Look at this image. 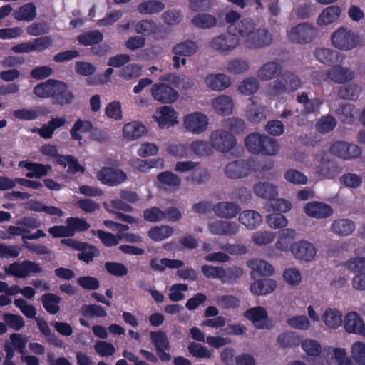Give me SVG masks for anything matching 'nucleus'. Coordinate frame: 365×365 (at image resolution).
I'll return each mask as SVG.
<instances>
[{"label": "nucleus", "mask_w": 365, "mask_h": 365, "mask_svg": "<svg viewBox=\"0 0 365 365\" xmlns=\"http://www.w3.org/2000/svg\"><path fill=\"white\" fill-rule=\"evenodd\" d=\"M224 21L228 25L227 32L215 36L210 43V47L219 53H230L240 46L241 41L245 47L251 50L261 49L273 42L269 29L259 26L252 19H241V14L237 11L226 10Z\"/></svg>", "instance_id": "1"}, {"label": "nucleus", "mask_w": 365, "mask_h": 365, "mask_svg": "<svg viewBox=\"0 0 365 365\" xmlns=\"http://www.w3.org/2000/svg\"><path fill=\"white\" fill-rule=\"evenodd\" d=\"M245 144L250 153L267 155H277L280 148L275 139L256 133L248 135L245 140Z\"/></svg>", "instance_id": "2"}, {"label": "nucleus", "mask_w": 365, "mask_h": 365, "mask_svg": "<svg viewBox=\"0 0 365 365\" xmlns=\"http://www.w3.org/2000/svg\"><path fill=\"white\" fill-rule=\"evenodd\" d=\"M208 140L212 150L222 153L231 152L237 145L235 135L224 128L215 129L210 132Z\"/></svg>", "instance_id": "3"}, {"label": "nucleus", "mask_w": 365, "mask_h": 365, "mask_svg": "<svg viewBox=\"0 0 365 365\" xmlns=\"http://www.w3.org/2000/svg\"><path fill=\"white\" fill-rule=\"evenodd\" d=\"M255 161L252 158H240L227 163L223 172L227 178L238 180L248 177L255 170Z\"/></svg>", "instance_id": "4"}, {"label": "nucleus", "mask_w": 365, "mask_h": 365, "mask_svg": "<svg viewBox=\"0 0 365 365\" xmlns=\"http://www.w3.org/2000/svg\"><path fill=\"white\" fill-rule=\"evenodd\" d=\"M331 41L336 49L349 51L357 47L359 39V36L351 29L339 27L331 34Z\"/></svg>", "instance_id": "5"}, {"label": "nucleus", "mask_w": 365, "mask_h": 365, "mask_svg": "<svg viewBox=\"0 0 365 365\" xmlns=\"http://www.w3.org/2000/svg\"><path fill=\"white\" fill-rule=\"evenodd\" d=\"M317 29L309 23H300L287 31L288 39L294 43L304 44L314 41L317 36Z\"/></svg>", "instance_id": "6"}, {"label": "nucleus", "mask_w": 365, "mask_h": 365, "mask_svg": "<svg viewBox=\"0 0 365 365\" xmlns=\"http://www.w3.org/2000/svg\"><path fill=\"white\" fill-rule=\"evenodd\" d=\"M329 152L333 155L344 160H354L359 158L363 153L359 145L343 140L334 142L330 146Z\"/></svg>", "instance_id": "7"}, {"label": "nucleus", "mask_w": 365, "mask_h": 365, "mask_svg": "<svg viewBox=\"0 0 365 365\" xmlns=\"http://www.w3.org/2000/svg\"><path fill=\"white\" fill-rule=\"evenodd\" d=\"M182 125L187 132L200 135L207 130L209 118L202 112H192L184 116Z\"/></svg>", "instance_id": "8"}, {"label": "nucleus", "mask_w": 365, "mask_h": 365, "mask_svg": "<svg viewBox=\"0 0 365 365\" xmlns=\"http://www.w3.org/2000/svg\"><path fill=\"white\" fill-rule=\"evenodd\" d=\"M4 269L6 274L21 279L39 274L43 271L39 264L29 260L14 262L8 267H4Z\"/></svg>", "instance_id": "9"}, {"label": "nucleus", "mask_w": 365, "mask_h": 365, "mask_svg": "<svg viewBox=\"0 0 365 365\" xmlns=\"http://www.w3.org/2000/svg\"><path fill=\"white\" fill-rule=\"evenodd\" d=\"M150 335L159 360L162 362L170 361L172 357L167 351L170 349V344L165 332L163 331H152Z\"/></svg>", "instance_id": "10"}, {"label": "nucleus", "mask_w": 365, "mask_h": 365, "mask_svg": "<svg viewBox=\"0 0 365 365\" xmlns=\"http://www.w3.org/2000/svg\"><path fill=\"white\" fill-rule=\"evenodd\" d=\"M96 178L104 185L117 186L127 180V175L120 169L103 167L98 171Z\"/></svg>", "instance_id": "11"}, {"label": "nucleus", "mask_w": 365, "mask_h": 365, "mask_svg": "<svg viewBox=\"0 0 365 365\" xmlns=\"http://www.w3.org/2000/svg\"><path fill=\"white\" fill-rule=\"evenodd\" d=\"M162 81L153 84L151 87L153 98L161 103H172L179 98L178 92Z\"/></svg>", "instance_id": "12"}, {"label": "nucleus", "mask_w": 365, "mask_h": 365, "mask_svg": "<svg viewBox=\"0 0 365 365\" xmlns=\"http://www.w3.org/2000/svg\"><path fill=\"white\" fill-rule=\"evenodd\" d=\"M323 356L329 365H356L347 356L345 349L333 346H325L323 349Z\"/></svg>", "instance_id": "13"}, {"label": "nucleus", "mask_w": 365, "mask_h": 365, "mask_svg": "<svg viewBox=\"0 0 365 365\" xmlns=\"http://www.w3.org/2000/svg\"><path fill=\"white\" fill-rule=\"evenodd\" d=\"M290 251L296 259L307 262L312 261L317 254L315 246L307 240L294 242L290 246Z\"/></svg>", "instance_id": "14"}, {"label": "nucleus", "mask_w": 365, "mask_h": 365, "mask_svg": "<svg viewBox=\"0 0 365 365\" xmlns=\"http://www.w3.org/2000/svg\"><path fill=\"white\" fill-rule=\"evenodd\" d=\"M207 229L215 235L234 236L240 230V226L234 221L218 220L208 224Z\"/></svg>", "instance_id": "15"}, {"label": "nucleus", "mask_w": 365, "mask_h": 365, "mask_svg": "<svg viewBox=\"0 0 365 365\" xmlns=\"http://www.w3.org/2000/svg\"><path fill=\"white\" fill-rule=\"evenodd\" d=\"M203 82L207 88L218 92L228 88L232 83L230 78L223 73L207 74Z\"/></svg>", "instance_id": "16"}, {"label": "nucleus", "mask_w": 365, "mask_h": 365, "mask_svg": "<svg viewBox=\"0 0 365 365\" xmlns=\"http://www.w3.org/2000/svg\"><path fill=\"white\" fill-rule=\"evenodd\" d=\"M327 75L329 80L340 84L350 82L355 78V73L351 68L341 65L333 66Z\"/></svg>", "instance_id": "17"}, {"label": "nucleus", "mask_w": 365, "mask_h": 365, "mask_svg": "<svg viewBox=\"0 0 365 365\" xmlns=\"http://www.w3.org/2000/svg\"><path fill=\"white\" fill-rule=\"evenodd\" d=\"M304 211L309 217L316 219L327 218L333 215V209L330 205L317 201L307 203Z\"/></svg>", "instance_id": "18"}, {"label": "nucleus", "mask_w": 365, "mask_h": 365, "mask_svg": "<svg viewBox=\"0 0 365 365\" xmlns=\"http://www.w3.org/2000/svg\"><path fill=\"white\" fill-rule=\"evenodd\" d=\"M282 67L276 61H267L262 64L256 72L259 81H268L275 79L282 73Z\"/></svg>", "instance_id": "19"}, {"label": "nucleus", "mask_w": 365, "mask_h": 365, "mask_svg": "<svg viewBox=\"0 0 365 365\" xmlns=\"http://www.w3.org/2000/svg\"><path fill=\"white\" fill-rule=\"evenodd\" d=\"M240 205L233 202L223 201L213 206L214 213L220 218L230 220L237 216L240 212Z\"/></svg>", "instance_id": "20"}, {"label": "nucleus", "mask_w": 365, "mask_h": 365, "mask_svg": "<svg viewBox=\"0 0 365 365\" xmlns=\"http://www.w3.org/2000/svg\"><path fill=\"white\" fill-rule=\"evenodd\" d=\"M245 317L250 321L252 322L255 328L268 329L267 313L266 309L262 307H255L247 310Z\"/></svg>", "instance_id": "21"}, {"label": "nucleus", "mask_w": 365, "mask_h": 365, "mask_svg": "<svg viewBox=\"0 0 365 365\" xmlns=\"http://www.w3.org/2000/svg\"><path fill=\"white\" fill-rule=\"evenodd\" d=\"M344 329L348 333L365 337V323L356 312H351L346 314Z\"/></svg>", "instance_id": "22"}, {"label": "nucleus", "mask_w": 365, "mask_h": 365, "mask_svg": "<svg viewBox=\"0 0 365 365\" xmlns=\"http://www.w3.org/2000/svg\"><path fill=\"white\" fill-rule=\"evenodd\" d=\"M211 106L215 113L228 115L232 112L234 103L230 96L222 94L212 99Z\"/></svg>", "instance_id": "23"}, {"label": "nucleus", "mask_w": 365, "mask_h": 365, "mask_svg": "<svg viewBox=\"0 0 365 365\" xmlns=\"http://www.w3.org/2000/svg\"><path fill=\"white\" fill-rule=\"evenodd\" d=\"M250 103L246 110L248 120L253 123H259L267 118L269 110L267 106L258 103L254 98L250 99Z\"/></svg>", "instance_id": "24"}, {"label": "nucleus", "mask_w": 365, "mask_h": 365, "mask_svg": "<svg viewBox=\"0 0 365 365\" xmlns=\"http://www.w3.org/2000/svg\"><path fill=\"white\" fill-rule=\"evenodd\" d=\"M325 327L331 329H336L342 325V313L337 308H326L321 316Z\"/></svg>", "instance_id": "25"}, {"label": "nucleus", "mask_w": 365, "mask_h": 365, "mask_svg": "<svg viewBox=\"0 0 365 365\" xmlns=\"http://www.w3.org/2000/svg\"><path fill=\"white\" fill-rule=\"evenodd\" d=\"M238 220L250 230L259 227L263 222L262 215L254 210H247L240 212Z\"/></svg>", "instance_id": "26"}, {"label": "nucleus", "mask_w": 365, "mask_h": 365, "mask_svg": "<svg viewBox=\"0 0 365 365\" xmlns=\"http://www.w3.org/2000/svg\"><path fill=\"white\" fill-rule=\"evenodd\" d=\"M161 128H168L175 125L176 121V112L170 106H163L154 116Z\"/></svg>", "instance_id": "27"}, {"label": "nucleus", "mask_w": 365, "mask_h": 365, "mask_svg": "<svg viewBox=\"0 0 365 365\" xmlns=\"http://www.w3.org/2000/svg\"><path fill=\"white\" fill-rule=\"evenodd\" d=\"M160 81H166L182 90H190L195 83L192 78L185 75H178L170 73L160 78Z\"/></svg>", "instance_id": "28"}, {"label": "nucleus", "mask_w": 365, "mask_h": 365, "mask_svg": "<svg viewBox=\"0 0 365 365\" xmlns=\"http://www.w3.org/2000/svg\"><path fill=\"white\" fill-rule=\"evenodd\" d=\"M341 9L339 6H329L322 10L317 19L319 26H327L335 22L340 16Z\"/></svg>", "instance_id": "29"}, {"label": "nucleus", "mask_w": 365, "mask_h": 365, "mask_svg": "<svg viewBox=\"0 0 365 365\" xmlns=\"http://www.w3.org/2000/svg\"><path fill=\"white\" fill-rule=\"evenodd\" d=\"M322 104V101L318 98H312L305 103L299 113L295 116L297 125L300 126L305 125L308 121V115L319 111Z\"/></svg>", "instance_id": "30"}, {"label": "nucleus", "mask_w": 365, "mask_h": 365, "mask_svg": "<svg viewBox=\"0 0 365 365\" xmlns=\"http://www.w3.org/2000/svg\"><path fill=\"white\" fill-rule=\"evenodd\" d=\"M355 229L354 222L347 218L335 220L331 226V231L339 237L349 236L354 232Z\"/></svg>", "instance_id": "31"}, {"label": "nucleus", "mask_w": 365, "mask_h": 365, "mask_svg": "<svg viewBox=\"0 0 365 365\" xmlns=\"http://www.w3.org/2000/svg\"><path fill=\"white\" fill-rule=\"evenodd\" d=\"M19 167L25 168L29 172L26 173L27 178H41L45 176L51 170V165L36 163L27 160H22L19 163Z\"/></svg>", "instance_id": "32"}, {"label": "nucleus", "mask_w": 365, "mask_h": 365, "mask_svg": "<svg viewBox=\"0 0 365 365\" xmlns=\"http://www.w3.org/2000/svg\"><path fill=\"white\" fill-rule=\"evenodd\" d=\"M315 160L318 163L317 172L319 175L330 178L334 175V163L329 159L324 152H320L315 155Z\"/></svg>", "instance_id": "33"}, {"label": "nucleus", "mask_w": 365, "mask_h": 365, "mask_svg": "<svg viewBox=\"0 0 365 365\" xmlns=\"http://www.w3.org/2000/svg\"><path fill=\"white\" fill-rule=\"evenodd\" d=\"M253 192L256 196L270 201L278 195V188L269 182H258L254 185Z\"/></svg>", "instance_id": "34"}, {"label": "nucleus", "mask_w": 365, "mask_h": 365, "mask_svg": "<svg viewBox=\"0 0 365 365\" xmlns=\"http://www.w3.org/2000/svg\"><path fill=\"white\" fill-rule=\"evenodd\" d=\"M8 232L12 239L15 236H21L24 243H26V240H38L41 237H46V233L41 230H37L36 232L29 234L28 229L24 228L22 226L17 225V226L10 225L8 227Z\"/></svg>", "instance_id": "35"}, {"label": "nucleus", "mask_w": 365, "mask_h": 365, "mask_svg": "<svg viewBox=\"0 0 365 365\" xmlns=\"http://www.w3.org/2000/svg\"><path fill=\"white\" fill-rule=\"evenodd\" d=\"M59 81L48 79L36 85L34 88V94L38 98H46L54 97Z\"/></svg>", "instance_id": "36"}, {"label": "nucleus", "mask_w": 365, "mask_h": 365, "mask_svg": "<svg viewBox=\"0 0 365 365\" xmlns=\"http://www.w3.org/2000/svg\"><path fill=\"white\" fill-rule=\"evenodd\" d=\"M146 133L145 127L138 121L126 123L123 128V135L128 141L136 140Z\"/></svg>", "instance_id": "37"}, {"label": "nucleus", "mask_w": 365, "mask_h": 365, "mask_svg": "<svg viewBox=\"0 0 365 365\" xmlns=\"http://www.w3.org/2000/svg\"><path fill=\"white\" fill-rule=\"evenodd\" d=\"M157 179L158 187L165 189H177L181 184L180 178L170 171L159 173Z\"/></svg>", "instance_id": "38"}, {"label": "nucleus", "mask_w": 365, "mask_h": 365, "mask_svg": "<svg viewBox=\"0 0 365 365\" xmlns=\"http://www.w3.org/2000/svg\"><path fill=\"white\" fill-rule=\"evenodd\" d=\"M335 114L343 123L352 124L356 119L357 109L354 105L345 103L340 105Z\"/></svg>", "instance_id": "39"}, {"label": "nucleus", "mask_w": 365, "mask_h": 365, "mask_svg": "<svg viewBox=\"0 0 365 365\" xmlns=\"http://www.w3.org/2000/svg\"><path fill=\"white\" fill-rule=\"evenodd\" d=\"M276 287V281L265 278L252 283L250 286V290L256 295H264L273 292Z\"/></svg>", "instance_id": "40"}, {"label": "nucleus", "mask_w": 365, "mask_h": 365, "mask_svg": "<svg viewBox=\"0 0 365 365\" xmlns=\"http://www.w3.org/2000/svg\"><path fill=\"white\" fill-rule=\"evenodd\" d=\"M199 50V46L195 41L185 40L175 45L172 49L174 55L190 57L195 55Z\"/></svg>", "instance_id": "41"}, {"label": "nucleus", "mask_w": 365, "mask_h": 365, "mask_svg": "<svg viewBox=\"0 0 365 365\" xmlns=\"http://www.w3.org/2000/svg\"><path fill=\"white\" fill-rule=\"evenodd\" d=\"M37 15L36 7L34 3L29 2L20 6L13 13L17 21H31Z\"/></svg>", "instance_id": "42"}, {"label": "nucleus", "mask_w": 365, "mask_h": 365, "mask_svg": "<svg viewBox=\"0 0 365 365\" xmlns=\"http://www.w3.org/2000/svg\"><path fill=\"white\" fill-rule=\"evenodd\" d=\"M74 99V95L62 81H59L53 100L56 103L63 106L71 104Z\"/></svg>", "instance_id": "43"}, {"label": "nucleus", "mask_w": 365, "mask_h": 365, "mask_svg": "<svg viewBox=\"0 0 365 365\" xmlns=\"http://www.w3.org/2000/svg\"><path fill=\"white\" fill-rule=\"evenodd\" d=\"M66 123V118L63 117L52 118L47 123L44 124L41 128L38 129V133L43 138H51L54 130L57 128L64 126Z\"/></svg>", "instance_id": "44"}, {"label": "nucleus", "mask_w": 365, "mask_h": 365, "mask_svg": "<svg viewBox=\"0 0 365 365\" xmlns=\"http://www.w3.org/2000/svg\"><path fill=\"white\" fill-rule=\"evenodd\" d=\"M189 149L190 154H193L197 158L207 157L212 155V150L211 149L209 141L203 140H195L189 144Z\"/></svg>", "instance_id": "45"}, {"label": "nucleus", "mask_w": 365, "mask_h": 365, "mask_svg": "<svg viewBox=\"0 0 365 365\" xmlns=\"http://www.w3.org/2000/svg\"><path fill=\"white\" fill-rule=\"evenodd\" d=\"M137 6L138 11L141 14L152 15L159 13L165 9V4L156 0H142Z\"/></svg>", "instance_id": "46"}, {"label": "nucleus", "mask_w": 365, "mask_h": 365, "mask_svg": "<svg viewBox=\"0 0 365 365\" xmlns=\"http://www.w3.org/2000/svg\"><path fill=\"white\" fill-rule=\"evenodd\" d=\"M260 85L257 78L250 76L243 79L238 85L239 92L244 96L255 94L259 89Z\"/></svg>", "instance_id": "47"}, {"label": "nucleus", "mask_w": 365, "mask_h": 365, "mask_svg": "<svg viewBox=\"0 0 365 365\" xmlns=\"http://www.w3.org/2000/svg\"><path fill=\"white\" fill-rule=\"evenodd\" d=\"M250 69V63L247 61L240 58H235L229 61L225 67V71L233 75H240L246 73Z\"/></svg>", "instance_id": "48"}, {"label": "nucleus", "mask_w": 365, "mask_h": 365, "mask_svg": "<svg viewBox=\"0 0 365 365\" xmlns=\"http://www.w3.org/2000/svg\"><path fill=\"white\" fill-rule=\"evenodd\" d=\"M248 267L261 276H271L274 272V267L267 262L256 259L247 262Z\"/></svg>", "instance_id": "49"}, {"label": "nucleus", "mask_w": 365, "mask_h": 365, "mask_svg": "<svg viewBox=\"0 0 365 365\" xmlns=\"http://www.w3.org/2000/svg\"><path fill=\"white\" fill-rule=\"evenodd\" d=\"M217 21L215 16L205 13L196 15L191 20L192 24L200 29L212 28L217 24Z\"/></svg>", "instance_id": "50"}, {"label": "nucleus", "mask_w": 365, "mask_h": 365, "mask_svg": "<svg viewBox=\"0 0 365 365\" xmlns=\"http://www.w3.org/2000/svg\"><path fill=\"white\" fill-rule=\"evenodd\" d=\"M362 88L356 83H350L345 86H341L338 90V96L341 99H348L351 101L356 100L361 94Z\"/></svg>", "instance_id": "51"}, {"label": "nucleus", "mask_w": 365, "mask_h": 365, "mask_svg": "<svg viewBox=\"0 0 365 365\" xmlns=\"http://www.w3.org/2000/svg\"><path fill=\"white\" fill-rule=\"evenodd\" d=\"M61 299L59 296L48 293L41 297V302L44 309L50 314H55L60 311V303Z\"/></svg>", "instance_id": "52"}, {"label": "nucleus", "mask_w": 365, "mask_h": 365, "mask_svg": "<svg viewBox=\"0 0 365 365\" xmlns=\"http://www.w3.org/2000/svg\"><path fill=\"white\" fill-rule=\"evenodd\" d=\"M286 92L284 84L279 78L267 86L264 94L269 100H276Z\"/></svg>", "instance_id": "53"}, {"label": "nucleus", "mask_w": 365, "mask_h": 365, "mask_svg": "<svg viewBox=\"0 0 365 365\" xmlns=\"http://www.w3.org/2000/svg\"><path fill=\"white\" fill-rule=\"evenodd\" d=\"M276 237L274 232L268 230H258L252 233L251 240L257 246H265L272 243Z\"/></svg>", "instance_id": "54"}, {"label": "nucleus", "mask_w": 365, "mask_h": 365, "mask_svg": "<svg viewBox=\"0 0 365 365\" xmlns=\"http://www.w3.org/2000/svg\"><path fill=\"white\" fill-rule=\"evenodd\" d=\"M66 224L71 237H73L76 232H83L90 228V225L83 218L78 217L67 218Z\"/></svg>", "instance_id": "55"}, {"label": "nucleus", "mask_w": 365, "mask_h": 365, "mask_svg": "<svg viewBox=\"0 0 365 365\" xmlns=\"http://www.w3.org/2000/svg\"><path fill=\"white\" fill-rule=\"evenodd\" d=\"M267 212L277 211L280 212H287L292 208V204L288 200L283 198H273L267 202L264 207Z\"/></svg>", "instance_id": "56"}, {"label": "nucleus", "mask_w": 365, "mask_h": 365, "mask_svg": "<svg viewBox=\"0 0 365 365\" xmlns=\"http://www.w3.org/2000/svg\"><path fill=\"white\" fill-rule=\"evenodd\" d=\"M209 178L208 170L206 168L198 166L186 178V180L191 184L200 185L208 181Z\"/></svg>", "instance_id": "57"}, {"label": "nucleus", "mask_w": 365, "mask_h": 365, "mask_svg": "<svg viewBox=\"0 0 365 365\" xmlns=\"http://www.w3.org/2000/svg\"><path fill=\"white\" fill-rule=\"evenodd\" d=\"M78 250L80 251V253L78 254V259L86 264L92 262L93 258L99 255V251L95 247L86 242L81 244Z\"/></svg>", "instance_id": "58"}, {"label": "nucleus", "mask_w": 365, "mask_h": 365, "mask_svg": "<svg viewBox=\"0 0 365 365\" xmlns=\"http://www.w3.org/2000/svg\"><path fill=\"white\" fill-rule=\"evenodd\" d=\"M282 277L286 283L292 287H297L302 282V272L295 267L285 269Z\"/></svg>", "instance_id": "59"}, {"label": "nucleus", "mask_w": 365, "mask_h": 365, "mask_svg": "<svg viewBox=\"0 0 365 365\" xmlns=\"http://www.w3.org/2000/svg\"><path fill=\"white\" fill-rule=\"evenodd\" d=\"M303 351L309 356L317 357L322 352L320 343L314 339H306L301 343Z\"/></svg>", "instance_id": "60"}, {"label": "nucleus", "mask_w": 365, "mask_h": 365, "mask_svg": "<svg viewBox=\"0 0 365 365\" xmlns=\"http://www.w3.org/2000/svg\"><path fill=\"white\" fill-rule=\"evenodd\" d=\"M173 234V229L168 225L156 226L148 233V236L155 241H162Z\"/></svg>", "instance_id": "61"}, {"label": "nucleus", "mask_w": 365, "mask_h": 365, "mask_svg": "<svg viewBox=\"0 0 365 365\" xmlns=\"http://www.w3.org/2000/svg\"><path fill=\"white\" fill-rule=\"evenodd\" d=\"M279 78L284 84L287 92L294 91L301 86V81L292 73L284 72Z\"/></svg>", "instance_id": "62"}, {"label": "nucleus", "mask_w": 365, "mask_h": 365, "mask_svg": "<svg viewBox=\"0 0 365 365\" xmlns=\"http://www.w3.org/2000/svg\"><path fill=\"white\" fill-rule=\"evenodd\" d=\"M346 267L356 274L365 272V257L359 255L351 257L346 261Z\"/></svg>", "instance_id": "63"}, {"label": "nucleus", "mask_w": 365, "mask_h": 365, "mask_svg": "<svg viewBox=\"0 0 365 365\" xmlns=\"http://www.w3.org/2000/svg\"><path fill=\"white\" fill-rule=\"evenodd\" d=\"M353 360L359 365H365V344L361 341L354 343L351 347Z\"/></svg>", "instance_id": "64"}]
</instances>
